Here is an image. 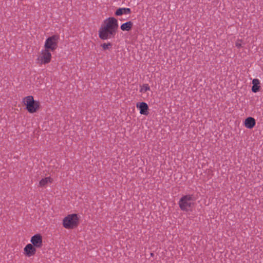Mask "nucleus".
<instances>
[{
    "mask_svg": "<svg viewBox=\"0 0 263 263\" xmlns=\"http://www.w3.org/2000/svg\"><path fill=\"white\" fill-rule=\"evenodd\" d=\"M51 57L50 51L45 49L42 51L37 61L40 64H46L50 61Z\"/></svg>",
    "mask_w": 263,
    "mask_h": 263,
    "instance_id": "nucleus-6",
    "label": "nucleus"
},
{
    "mask_svg": "<svg viewBox=\"0 0 263 263\" xmlns=\"http://www.w3.org/2000/svg\"><path fill=\"white\" fill-rule=\"evenodd\" d=\"M130 13V9L127 8H121L117 10L115 14L117 16L121 15L123 14H129Z\"/></svg>",
    "mask_w": 263,
    "mask_h": 263,
    "instance_id": "nucleus-14",
    "label": "nucleus"
},
{
    "mask_svg": "<svg viewBox=\"0 0 263 263\" xmlns=\"http://www.w3.org/2000/svg\"><path fill=\"white\" fill-rule=\"evenodd\" d=\"M118 28V22L116 18L110 17L105 19L99 29V37L102 40H107L114 37Z\"/></svg>",
    "mask_w": 263,
    "mask_h": 263,
    "instance_id": "nucleus-1",
    "label": "nucleus"
},
{
    "mask_svg": "<svg viewBox=\"0 0 263 263\" xmlns=\"http://www.w3.org/2000/svg\"><path fill=\"white\" fill-rule=\"evenodd\" d=\"M133 26V23L131 21L127 22L125 23L122 24L121 25V29L123 31H128L131 30L132 27Z\"/></svg>",
    "mask_w": 263,
    "mask_h": 263,
    "instance_id": "nucleus-12",
    "label": "nucleus"
},
{
    "mask_svg": "<svg viewBox=\"0 0 263 263\" xmlns=\"http://www.w3.org/2000/svg\"><path fill=\"white\" fill-rule=\"evenodd\" d=\"M236 46L238 48H239L241 46V42L240 41H237L236 42Z\"/></svg>",
    "mask_w": 263,
    "mask_h": 263,
    "instance_id": "nucleus-17",
    "label": "nucleus"
},
{
    "mask_svg": "<svg viewBox=\"0 0 263 263\" xmlns=\"http://www.w3.org/2000/svg\"><path fill=\"white\" fill-rule=\"evenodd\" d=\"M53 179L50 177H45L42 179L39 182V186L46 187L49 183H52Z\"/></svg>",
    "mask_w": 263,
    "mask_h": 263,
    "instance_id": "nucleus-11",
    "label": "nucleus"
},
{
    "mask_svg": "<svg viewBox=\"0 0 263 263\" xmlns=\"http://www.w3.org/2000/svg\"><path fill=\"white\" fill-rule=\"evenodd\" d=\"M136 107L140 110V114L141 115H147L148 114V106L145 102L138 103Z\"/></svg>",
    "mask_w": 263,
    "mask_h": 263,
    "instance_id": "nucleus-9",
    "label": "nucleus"
},
{
    "mask_svg": "<svg viewBox=\"0 0 263 263\" xmlns=\"http://www.w3.org/2000/svg\"><path fill=\"white\" fill-rule=\"evenodd\" d=\"M140 87V92L142 93H145L151 90L150 87L147 84H143Z\"/></svg>",
    "mask_w": 263,
    "mask_h": 263,
    "instance_id": "nucleus-15",
    "label": "nucleus"
},
{
    "mask_svg": "<svg viewBox=\"0 0 263 263\" xmlns=\"http://www.w3.org/2000/svg\"><path fill=\"white\" fill-rule=\"evenodd\" d=\"M253 86L252 90L253 92H257L260 88V81L257 79H254L252 81Z\"/></svg>",
    "mask_w": 263,
    "mask_h": 263,
    "instance_id": "nucleus-13",
    "label": "nucleus"
},
{
    "mask_svg": "<svg viewBox=\"0 0 263 263\" xmlns=\"http://www.w3.org/2000/svg\"><path fill=\"white\" fill-rule=\"evenodd\" d=\"M58 35H53L47 38L45 42V49L49 51H54L58 47Z\"/></svg>",
    "mask_w": 263,
    "mask_h": 263,
    "instance_id": "nucleus-5",
    "label": "nucleus"
},
{
    "mask_svg": "<svg viewBox=\"0 0 263 263\" xmlns=\"http://www.w3.org/2000/svg\"><path fill=\"white\" fill-rule=\"evenodd\" d=\"M255 120L252 117H248L245 121V125L249 129L252 128L255 125Z\"/></svg>",
    "mask_w": 263,
    "mask_h": 263,
    "instance_id": "nucleus-10",
    "label": "nucleus"
},
{
    "mask_svg": "<svg viewBox=\"0 0 263 263\" xmlns=\"http://www.w3.org/2000/svg\"><path fill=\"white\" fill-rule=\"evenodd\" d=\"M23 102L26 107V110L30 114L37 112L40 108L41 104L40 101L34 100L32 96L25 97L23 99Z\"/></svg>",
    "mask_w": 263,
    "mask_h": 263,
    "instance_id": "nucleus-2",
    "label": "nucleus"
},
{
    "mask_svg": "<svg viewBox=\"0 0 263 263\" xmlns=\"http://www.w3.org/2000/svg\"><path fill=\"white\" fill-rule=\"evenodd\" d=\"M195 200L192 195H185L179 200V207L183 211H190L194 206Z\"/></svg>",
    "mask_w": 263,
    "mask_h": 263,
    "instance_id": "nucleus-4",
    "label": "nucleus"
},
{
    "mask_svg": "<svg viewBox=\"0 0 263 263\" xmlns=\"http://www.w3.org/2000/svg\"><path fill=\"white\" fill-rule=\"evenodd\" d=\"M79 223V218L76 214H69L63 219V226L66 229H73Z\"/></svg>",
    "mask_w": 263,
    "mask_h": 263,
    "instance_id": "nucleus-3",
    "label": "nucleus"
},
{
    "mask_svg": "<svg viewBox=\"0 0 263 263\" xmlns=\"http://www.w3.org/2000/svg\"><path fill=\"white\" fill-rule=\"evenodd\" d=\"M25 255L29 257L35 254L36 249L32 244H27L24 249Z\"/></svg>",
    "mask_w": 263,
    "mask_h": 263,
    "instance_id": "nucleus-8",
    "label": "nucleus"
},
{
    "mask_svg": "<svg viewBox=\"0 0 263 263\" xmlns=\"http://www.w3.org/2000/svg\"><path fill=\"white\" fill-rule=\"evenodd\" d=\"M111 46V44L110 43H104L101 45V47H102L103 49L105 50L107 49H109Z\"/></svg>",
    "mask_w": 263,
    "mask_h": 263,
    "instance_id": "nucleus-16",
    "label": "nucleus"
},
{
    "mask_svg": "<svg viewBox=\"0 0 263 263\" xmlns=\"http://www.w3.org/2000/svg\"><path fill=\"white\" fill-rule=\"evenodd\" d=\"M30 242L35 248H41L43 244L42 236L39 234L34 235L31 238Z\"/></svg>",
    "mask_w": 263,
    "mask_h": 263,
    "instance_id": "nucleus-7",
    "label": "nucleus"
}]
</instances>
